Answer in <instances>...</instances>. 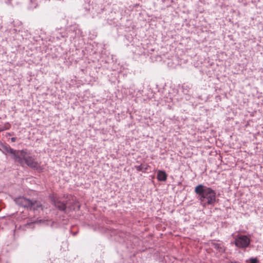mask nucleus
Listing matches in <instances>:
<instances>
[{
    "mask_svg": "<svg viewBox=\"0 0 263 263\" xmlns=\"http://www.w3.org/2000/svg\"><path fill=\"white\" fill-rule=\"evenodd\" d=\"M68 204H67V213L72 211H76L80 209V205L79 203V202L77 201H73L71 202H68Z\"/></svg>",
    "mask_w": 263,
    "mask_h": 263,
    "instance_id": "6e6552de",
    "label": "nucleus"
},
{
    "mask_svg": "<svg viewBox=\"0 0 263 263\" xmlns=\"http://www.w3.org/2000/svg\"><path fill=\"white\" fill-rule=\"evenodd\" d=\"M49 199L52 205L61 212L67 213V202L62 201L60 197L55 196L53 194L49 195Z\"/></svg>",
    "mask_w": 263,
    "mask_h": 263,
    "instance_id": "7ed1b4c3",
    "label": "nucleus"
},
{
    "mask_svg": "<svg viewBox=\"0 0 263 263\" xmlns=\"http://www.w3.org/2000/svg\"><path fill=\"white\" fill-rule=\"evenodd\" d=\"M17 139V138L16 137H12L11 138V141L12 142H14L16 141Z\"/></svg>",
    "mask_w": 263,
    "mask_h": 263,
    "instance_id": "f3484780",
    "label": "nucleus"
},
{
    "mask_svg": "<svg viewBox=\"0 0 263 263\" xmlns=\"http://www.w3.org/2000/svg\"><path fill=\"white\" fill-rule=\"evenodd\" d=\"M250 243V238L246 235H238L235 239V245L239 248H246Z\"/></svg>",
    "mask_w": 263,
    "mask_h": 263,
    "instance_id": "39448f33",
    "label": "nucleus"
},
{
    "mask_svg": "<svg viewBox=\"0 0 263 263\" xmlns=\"http://www.w3.org/2000/svg\"><path fill=\"white\" fill-rule=\"evenodd\" d=\"M195 192L204 206L214 203V190L212 188L200 184L196 186Z\"/></svg>",
    "mask_w": 263,
    "mask_h": 263,
    "instance_id": "f03ea898",
    "label": "nucleus"
},
{
    "mask_svg": "<svg viewBox=\"0 0 263 263\" xmlns=\"http://www.w3.org/2000/svg\"><path fill=\"white\" fill-rule=\"evenodd\" d=\"M19 160L16 159L14 162L22 166L26 164L30 168L36 171L42 170L40 164L35 160V156H31L27 149L19 150L17 154Z\"/></svg>",
    "mask_w": 263,
    "mask_h": 263,
    "instance_id": "f257e3e1",
    "label": "nucleus"
},
{
    "mask_svg": "<svg viewBox=\"0 0 263 263\" xmlns=\"http://www.w3.org/2000/svg\"><path fill=\"white\" fill-rule=\"evenodd\" d=\"M0 151L5 155L8 154L10 155L11 158L14 161L15 159L19 160L18 157H17V153L19 150H16L12 148L9 145L3 144L0 142Z\"/></svg>",
    "mask_w": 263,
    "mask_h": 263,
    "instance_id": "20e7f679",
    "label": "nucleus"
},
{
    "mask_svg": "<svg viewBox=\"0 0 263 263\" xmlns=\"http://www.w3.org/2000/svg\"><path fill=\"white\" fill-rule=\"evenodd\" d=\"M16 204L29 210H32V203L31 200L26 198L23 196L16 198L14 200Z\"/></svg>",
    "mask_w": 263,
    "mask_h": 263,
    "instance_id": "423d86ee",
    "label": "nucleus"
},
{
    "mask_svg": "<svg viewBox=\"0 0 263 263\" xmlns=\"http://www.w3.org/2000/svg\"><path fill=\"white\" fill-rule=\"evenodd\" d=\"M110 234L111 236L115 237V240L118 241H121L125 237L126 233L121 231L111 229L110 230Z\"/></svg>",
    "mask_w": 263,
    "mask_h": 263,
    "instance_id": "0eeeda50",
    "label": "nucleus"
},
{
    "mask_svg": "<svg viewBox=\"0 0 263 263\" xmlns=\"http://www.w3.org/2000/svg\"><path fill=\"white\" fill-rule=\"evenodd\" d=\"M76 33H75L74 34H71L70 35V38H74L75 36H76Z\"/></svg>",
    "mask_w": 263,
    "mask_h": 263,
    "instance_id": "a211bd4d",
    "label": "nucleus"
},
{
    "mask_svg": "<svg viewBox=\"0 0 263 263\" xmlns=\"http://www.w3.org/2000/svg\"><path fill=\"white\" fill-rule=\"evenodd\" d=\"M215 249H216L218 252H217V253H219L220 255H221L222 253H224V248L223 245L222 243H215Z\"/></svg>",
    "mask_w": 263,
    "mask_h": 263,
    "instance_id": "9d476101",
    "label": "nucleus"
},
{
    "mask_svg": "<svg viewBox=\"0 0 263 263\" xmlns=\"http://www.w3.org/2000/svg\"><path fill=\"white\" fill-rule=\"evenodd\" d=\"M157 178L160 181H165L167 179V174L164 171H158Z\"/></svg>",
    "mask_w": 263,
    "mask_h": 263,
    "instance_id": "1a4fd4ad",
    "label": "nucleus"
},
{
    "mask_svg": "<svg viewBox=\"0 0 263 263\" xmlns=\"http://www.w3.org/2000/svg\"><path fill=\"white\" fill-rule=\"evenodd\" d=\"M74 30H73V31ZM71 33H73V30L72 29L69 30L68 32L67 33H60L59 36H57V38L60 39L61 37L64 38L67 37L68 35H70Z\"/></svg>",
    "mask_w": 263,
    "mask_h": 263,
    "instance_id": "ddd939ff",
    "label": "nucleus"
},
{
    "mask_svg": "<svg viewBox=\"0 0 263 263\" xmlns=\"http://www.w3.org/2000/svg\"><path fill=\"white\" fill-rule=\"evenodd\" d=\"M231 263H240V262L236 261H231Z\"/></svg>",
    "mask_w": 263,
    "mask_h": 263,
    "instance_id": "aec40b11",
    "label": "nucleus"
},
{
    "mask_svg": "<svg viewBox=\"0 0 263 263\" xmlns=\"http://www.w3.org/2000/svg\"><path fill=\"white\" fill-rule=\"evenodd\" d=\"M33 223V222H28L26 223V226H30V225H32V224Z\"/></svg>",
    "mask_w": 263,
    "mask_h": 263,
    "instance_id": "6ab92c4d",
    "label": "nucleus"
},
{
    "mask_svg": "<svg viewBox=\"0 0 263 263\" xmlns=\"http://www.w3.org/2000/svg\"><path fill=\"white\" fill-rule=\"evenodd\" d=\"M10 127H11V125L9 123H6L4 126L3 127L0 128V131L9 129Z\"/></svg>",
    "mask_w": 263,
    "mask_h": 263,
    "instance_id": "4468645a",
    "label": "nucleus"
},
{
    "mask_svg": "<svg viewBox=\"0 0 263 263\" xmlns=\"http://www.w3.org/2000/svg\"><path fill=\"white\" fill-rule=\"evenodd\" d=\"M135 168L138 172H142L145 173L148 168V166L141 164L140 165H135Z\"/></svg>",
    "mask_w": 263,
    "mask_h": 263,
    "instance_id": "f8f14e48",
    "label": "nucleus"
},
{
    "mask_svg": "<svg viewBox=\"0 0 263 263\" xmlns=\"http://www.w3.org/2000/svg\"><path fill=\"white\" fill-rule=\"evenodd\" d=\"M47 224L50 225L51 227H54V228H57L58 226V224L57 222L53 221H49L48 222Z\"/></svg>",
    "mask_w": 263,
    "mask_h": 263,
    "instance_id": "2eb2a0df",
    "label": "nucleus"
},
{
    "mask_svg": "<svg viewBox=\"0 0 263 263\" xmlns=\"http://www.w3.org/2000/svg\"><path fill=\"white\" fill-rule=\"evenodd\" d=\"M31 202L33 203L32 209L33 210H37L40 208L43 209V205L40 201H38L36 200H31Z\"/></svg>",
    "mask_w": 263,
    "mask_h": 263,
    "instance_id": "9b49d317",
    "label": "nucleus"
},
{
    "mask_svg": "<svg viewBox=\"0 0 263 263\" xmlns=\"http://www.w3.org/2000/svg\"><path fill=\"white\" fill-rule=\"evenodd\" d=\"M258 260L256 258H252L250 259V263H257Z\"/></svg>",
    "mask_w": 263,
    "mask_h": 263,
    "instance_id": "dca6fc26",
    "label": "nucleus"
}]
</instances>
